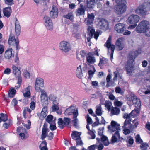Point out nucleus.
I'll return each instance as SVG.
<instances>
[{
  "label": "nucleus",
  "instance_id": "1",
  "mask_svg": "<svg viewBox=\"0 0 150 150\" xmlns=\"http://www.w3.org/2000/svg\"><path fill=\"white\" fill-rule=\"evenodd\" d=\"M141 52V49H138L135 51H131L129 53L128 60L125 65L127 74L129 75H131L133 69V62L136 57Z\"/></svg>",
  "mask_w": 150,
  "mask_h": 150
},
{
  "label": "nucleus",
  "instance_id": "2",
  "mask_svg": "<svg viewBox=\"0 0 150 150\" xmlns=\"http://www.w3.org/2000/svg\"><path fill=\"white\" fill-rule=\"evenodd\" d=\"M8 43L10 46H12L13 48H15L16 50V54L14 62L18 64L19 62V59L18 53L19 50L20 49L21 47L19 45V40L17 38L15 39V36H10L9 37Z\"/></svg>",
  "mask_w": 150,
  "mask_h": 150
},
{
  "label": "nucleus",
  "instance_id": "3",
  "mask_svg": "<svg viewBox=\"0 0 150 150\" xmlns=\"http://www.w3.org/2000/svg\"><path fill=\"white\" fill-rule=\"evenodd\" d=\"M117 4L114 6L115 13L118 15H121L126 11L127 2L126 0H112Z\"/></svg>",
  "mask_w": 150,
  "mask_h": 150
},
{
  "label": "nucleus",
  "instance_id": "4",
  "mask_svg": "<svg viewBox=\"0 0 150 150\" xmlns=\"http://www.w3.org/2000/svg\"><path fill=\"white\" fill-rule=\"evenodd\" d=\"M148 11H150V0H148L146 8L144 5H140L136 9L135 12L137 14L144 16L148 13Z\"/></svg>",
  "mask_w": 150,
  "mask_h": 150
},
{
  "label": "nucleus",
  "instance_id": "5",
  "mask_svg": "<svg viewBox=\"0 0 150 150\" xmlns=\"http://www.w3.org/2000/svg\"><path fill=\"white\" fill-rule=\"evenodd\" d=\"M149 23L146 20L141 21L136 28V31L137 33L146 32L149 28Z\"/></svg>",
  "mask_w": 150,
  "mask_h": 150
},
{
  "label": "nucleus",
  "instance_id": "6",
  "mask_svg": "<svg viewBox=\"0 0 150 150\" xmlns=\"http://www.w3.org/2000/svg\"><path fill=\"white\" fill-rule=\"evenodd\" d=\"M111 37L110 36L104 45V46L106 47L108 49L110 48L111 50L110 59L112 60L113 58L114 52L115 48V45L111 44Z\"/></svg>",
  "mask_w": 150,
  "mask_h": 150
},
{
  "label": "nucleus",
  "instance_id": "7",
  "mask_svg": "<svg viewBox=\"0 0 150 150\" xmlns=\"http://www.w3.org/2000/svg\"><path fill=\"white\" fill-rule=\"evenodd\" d=\"M108 128L110 131L111 133L115 131L119 132L120 130V124H117L115 121H112L111 122V125L108 126Z\"/></svg>",
  "mask_w": 150,
  "mask_h": 150
},
{
  "label": "nucleus",
  "instance_id": "8",
  "mask_svg": "<svg viewBox=\"0 0 150 150\" xmlns=\"http://www.w3.org/2000/svg\"><path fill=\"white\" fill-rule=\"evenodd\" d=\"M59 48L62 52H67L71 50V46L69 42L62 41L60 43Z\"/></svg>",
  "mask_w": 150,
  "mask_h": 150
},
{
  "label": "nucleus",
  "instance_id": "9",
  "mask_svg": "<svg viewBox=\"0 0 150 150\" xmlns=\"http://www.w3.org/2000/svg\"><path fill=\"white\" fill-rule=\"evenodd\" d=\"M87 30L88 35L91 38H92L94 35V38L97 40L99 36V34L98 32L97 31L95 32V30L94 28L91 26H89L87 28Z\"/></svg>",
  "mask_w": 150,
  "mask_h": 150
},
{
  "label": "nucleus",
  "instance_id": "10",
  "mask_svg": "<svg viewBox=\"0 0 150 150\" xmlns=\"http://www.w3.org/2000/svg\"><path fill=\"white\" fill-rule=\"evenodd\" d=\"M44 19L45 21V25L46 28L49 30H52L53 28V24L50 18L46 16L44 17Z\"/></svg>",
  "mask_w": 150,
  "mask_h": 150
},
{
  "label": "nucleus",
  "instance_id": "11",
  "mask_svg": "<svg viewBox=\"0 0 150 150\" xmlns=\"http://www.w3.org/2000/svg\"><path fill=\"white\" fill-rule=\"evenodd\" d=\"M139 20V16L136 15H132L129 16L127 20L128 23L132 24L136 23L138 22Z\"/></svg>",
  "mask_w": 150,
  "mask_h": 150
},
{
  "label": "nucleus",
  "instance_id": "12",
  "mask_svg": "<svg viewBox=\"0 0 150 150\" xmlns=\"http://www.w3.org/2000/svg\"><path fill=\"white\" fill-rule=\"evenodd\" d=\"M114 29L117 33H122L126 29L125 25L123 23H119L117 24L114 27Z\"/></svg>",
  "mask_w": 150,
  "mask_h": 150
},
{
  "label": "nucleus",
  "instance_id": "13",
  "mask_svg": "<svg viewBox=\"0 0 150 150\" xmlns=\"http://www.w3.org/2000/svg\"><path fill=\"white\" fill-rule=\"evenodd\" d=\"M43 79L41 78H38L36 79L35 88L37 91H39L41 88L44 87Z\"/></svg>",
  "mask_w": 150,
  "mask_h": 150
},
{
  "label": "nucleus",
  "instance_id": "14",
  "mask_svg": "<svg viewBox=\"0 0 150 150\" xmlns=\"http://www.w3.org/2000/svg\"><path fill=\"white\" fill-rule=\"evenodd\" d=\"M123 138L120 136L119 133L118 131L115 132L113 134L111 138V142L112 143H115L120 141H122Z\"/></svg>",
  "mask_w": 150,
  "mask_h": 150
},
{
  "label": "nucleus",
  "instance_id": "15",
  "mask_svg": "<svg viewBox=\"0 0 150 150\" xmlns=\"http://www.w3.org/2000/svg\"><path fill=\"white\" fill-rule=\"evenodd\" d=\"M98 25L101 29L103 30H107L108 28V22L104 19H100L98 23Z\"/></svg>",
  "mask_w": 150,
  "mask_h": 150
},
{
  "label": "nucleus",
  "instance_id": "16",
  "mask_svg": "<svg viewBox=\"0 0 150 150\" xmlns=\"http://www.w3.org/2000/svg\"><path fill=\"white\" fill-rule=\"evenodd\" d=\"M100 0H87V7L89 9H93L95 4H98Z\"/></svg>",
  "mask_w": 150,
  "mask_h": 150
},
{
  "label": "nucleus",
  "instance_id": "17",
  "mask_svg": "<svg viewBox=\"0 0 150 150\" xmlns=\"http://www.w3.org/2000/svg\"><path fill=\"white\" fill-rule=\"evenodd\" d=\"M133 104L134 106L137 109V111H139L141 108V103L140 100L138 98L137 96H135L134 99L132 101Z\"/></svg>",
  "mask_w": 150,
  "mask_h": 150
},
{
  "label": "nucleus",
  "instance_id": "18",
  "mask_svg": "<svg viewBox=\"0 0 150 150\" xmlns=\"http://www.w3.org/2000/svg\"><path fill=\"white\" fill-rule=\"evenodd\" d=\"M13 50L12 48H9L5 52L4 58L5 59L8 60L11 59L12 57H13L14 54H12Z\"/></svg>",
  "mask_w": 150,
  "mask_h": 150
},
{
  "label": "nucleus",
  "instance_id": "19",
  "mask_svg": "<svg viewBox=\"0 0 150 150\" xmlns=\"http://www.w3.org/2000/svg\"><path fill=\"white\" fill-rule=\"evenodd\" d=\"M115 45L118 48L119 50H122L124 47V44L123 41V38H120L118 39L116 42Z\"/></svg>",
  "mask_w": 150,
  "mask_h": 150
},
{
  "label": "nucleus",
  "instance_id": "20",
  "mask_svg": "<svg viewBox=\"0 0 150 150\" xmlns=\"http://www.w3.org/2000/svg\"><path fill=\"white\" fill-rule=\"evenodd\" d=\"M58 14L57 8L54 6H53L52 10L50 12V16L52 18H54L57 17Z\"/></svg>",
  "mask_w": 150,
  "mask_h": 150
},
{
  "label": "nucleus",
  "instance_id": "21",
  "mask_svg": "<svg viewBox=\"0 0 150 150\" xmlns=\"http://www.w3.org/2000/svg\"><path fill=\"white\" fill-rule=\"evenodd\" d=\"M86 8V7L82 4H81L80 5L79 8L76 10L77 13L79 15H84Z\"/></svg>",
  "mask_w": 150,
  "mask_h": 150
},
{
  "label": "nucleus",
  "instance_id": "22",
  "mask_svg": "<svg viewBox=\"0 0 150 150\" xmlns=\"http://www.w3.org/2000/svg\"><path fill=\"white\" fill-rule=\"evenodd\" d=\"M3 13L5 16L8 18L11 15L12 10L10 7L4 8L3 9Z\"/></svg>",
  "mask_w": 150,
  "mask_h": 150
},
{
  "label": "nucleus",
  "instance_id": "23",
  "mask_svg": "<svg viewBox=\"0 0 150 150\" xmlns=\"http://www.w3.org/2000/svg\"><path fill=\"white\" fill-rule=\"evenodd\" d=\"M81 134V132H78L77 131H73L71 134L72 138L74 140L77 138H80Z\"/></svg>",
  "mask_w": 150,
  "mask_h": 150
},
{
  "label": "nucleus",
  "instance_id": "24",
  "mask_svg": "<svg viewBox=\"0 0 150 150\" xmlns=\"http://www.w3.org/2000/svg\"><path fill=\"white\" fill-rule=\"evenodd\" d=\"M101 142H103L104 145L105 146H108L109 144V143L108 137L104 135L101 136Z\"/></svg>",
  "mask_w": 150,
  "mask_h": 150
},
{
  "label": "nucleus",
  "instance_id": "25",
  "mask_svg": "<svg viewBox=\"0 0 150 150\" xmlns=\"http://www.w3.org/2000/svg\"><path fill=\"white\" fill-rule=\"evenodd\" d=\"M76 73L77 77L79 79L81 78L83 76L81 65H79V67H77L76 71Z\"/></svg>",
  "mask_w": 150,
  "mask_h": 150
},
{
  "label": "nucleus",
  "instance_id": "26",
  "mask_svg": "<svg viewBox=\"0 0 150 150\" xmlns=\"http://www.w3.org/2000/svg\"><path fill=\"white\" fill-rule=\"evenodd\" d=\"M132 123L133 125L131 124V126L130 127L131 129H133L136 128L137 126L139 125V122L137 118L135 119L132 121Z\"/></svg>",
  "mask_w": 150,
  "mask_h": 150
},
{
  "label": "nucleus",
  "instance_id": "27",
  "mask_svg": "<svg viewBox=\"0 0 150 150\" xmlns=\"http://www.w3.org/2000/svg\"><path fill=\"white\" fill-rule=\"evenodd\" d=\"M13 73L15 76L19 75V74H21V71L18 68L14 65H13L12 67Z\"/></svg>",
  "mask_w": 150,
  "mask_h": 150
},
{
  "label": "nucleus",
  "instance_id": "28",
  "mask_svg": "<svg viewBox=\"0 0 150 150\" xmlns=\"http://www.w3.org/2000/svg\"><path fill=\"white\" fill-rule=\"evenodd\" d=\"M87 17L88 18V19L87 20V23L90 24L94 19V15L93 13H91L90 14L88 13Z\"/></svg>",
  "mask_w": 150,
  "mask_h": 150
},
{
  "label": "nucleus",
  "instance_id": "29",
  "mask_svg": "<svg viewBox=\"0 0 150 150\" xmlns=\"http://www.w3.org/2000/svg\"><path fill=\"white\" fill-rule=\"evenodd\" d=\"M120 112V110L118 108L115 107H112V108L111 110V113L113 115H117Z\"/></svg>",
  "mask_w": 150,
  "mask_h": 150
},
{
  "label": "nucleus",
  "instance_id": "30",
  "mask_svg": "<svg viewBox=\"0 0 150 150\" xmlns=\"http://www.w3.org/2000/svg\"><path fill=\"white\" fill-rule=\"evenodd\" d=\"M87 61L90 63H93L96 62L95 58L93 56H87L86 57Z\"/></svg>",
  "mask_w": 150,
  "mask_h": 150
},
{
  "label": "nucleus",
  "instance_id": "31",
  "mask_svg": "<svg viewBox=\"0 0 150 150\" xmlns=\"http://www.w3.org/2000/svg\"><path fill=\"white\" fill-rule=\"evenodd\" d=\"M17 22L15 24V30L16 35L17 36H19L20 33L21 28L20 25L18 24H17Z\"/></svg>",
  "mask_w": 150,
  "mask_h": 150
},
{
  "label": "nucleus",
  "instance_id": "32",
  "mask_svg": "<svg viewBox=\"0 0 150 150\" xmlns=\"http://www.w3.org/2000/svg\"><path fill=\"white\" fill-rule=\"evenodd\" d=\"M52 110L54 111L58 110L59 109V104L58 101H54L52 102Z\"/></svg>",
  "mask_w": 150,
  "mask_h": 150
},
{
  "label": "nucleus",
  "instance_id": "33",
  "mask_svg": "<svg viewBox=\"0 0 150 150\" xmlns=\"http://www.w3.org/2000/svg\"><path fill=\"white\" fill-rule=\"evenodd\" d=\"M96 113L98 116H101L102 115V108L101 105L96 106Z\"/></svg>",
  "mask_w": 150,
  "mask_h": 150
},
{
  "label": "nucleus",
  "instance_id": "34",
  "mask_svg": "<svg viewBox=\"0 0 150 150\" xmlns=\"http://www.w3.org/2000/svg\"><path fill=\"white\" fill-rule=\"evenodd\" d=\"M63 17L67 19H69L70 21H72L74 19V17L72 13L70 12L67 14L64 15Z\"/></svg>",
  "mask_w": 150,
  "mask_h": 150
},
{
  "label": "nucleus",
  "instance_id": "35",
  "mask_svg": "<svg viewBox=\"0 0 150 150\" xmlns=\"http://www.w3.org/2000/svg\"><path fill=\"white\" fill-rule=\"evenodd\" d=\"M47 130H48V129L42 128V135H41V139L42 140H43L47 136Z\"/></svg>",
  "mask_w": 150,
  "mask_h": 150
},
{
  "label": "nucleus",
  "instance_id": "36",
  "mask_svg": "<svg viewBox=\"0 0 150 150\" xmlns=\"http://www.w3.org/2000/svg\"><path fill=\"white\" fill-rule=\"evenodd\" d=\"M48 98L50 100L52 101V102L54 101H57V97L55 95L53 94H51L49 95Z\"/></svg>",
  "mask_w": 150,
  "mask_h": 150
},
{
  "label": "nucleus",
  "instance_id": "37",
  "mask_svg": "<svg viewBox=\"0 0 150 150\" xmlns=\"http://www.w3.org/2000/svg\"><path fill=\"white\" fill-rule=\"evenodd\" d=\"M41 100L42 106H48L49 103L48 97L41 99Z\"/></svg>",
  "mask_w": 150,
  "mask_h": 150
},
{
  "label": "nucleus",
  "instance_id": "38",
  "mask_svg": "<svg viewBox=\"0 0 150 150\" xmlns=\"http://www.w3.org/2000/svg\"><path fill=\"white\" fill-rule=\"evenodd\" d=\"M136 111V110L134 109V110H133L132 111L131 113H130L129 114L125 113L124 114L123 116V118L124 119H129L131 118V116L134 115H132V113L133 112Z\"/></svg>",
  "mask_w": 150,
  "mask_h": 150
},
{
  "label": "nucleus",
  "instance_id": "39",
  "mask_svg": "<svg viewBox=\"0 0 150 150\" xmlns=\"http://www.w3.org/2000/svg\"><path fill=\"white\" fill-rule=\"evenodd\" d=\"M58 124L59 125V128L62 129L64 128L63 120L62 118H59L58 119Z\"/></svg>",
  "mask_w": 150,
  "mask_h": 150
},
{
  "label": "nucleus",
  "instance_id": "40",
  "mask_svg": "<svg viewBox=\"0 0 150 150\" xmlns=\"http://www.w3.org/2000/svg\"><path fill=\"white\" fill-rule=\"evenodd\" d=\"M42 88H41L39 90L41 92V99H43V98L48 97L44 89H42Z\"/></svg>",
  "mask_w": 150,
  "mask_h": 150
},
{
  "label": "nucleus",
  "instance_id": "41",
  "mask_svg": "<svg viewBox=\"0 0 150 150\" xmlns=\"http://www.w3.org/2000/svg\"><path fill=\"white\" fill-rule=\"evenodd\" d=\"M104 105L105 107L109 111H110L111 110L110 107L112 105V103L109 101H105Z\"/></svg>",
  "mask_w": 150,
  "mask_h": 150
},
{
  "label": "nucleus",
  "instance_id": "42",
  "mask_svg": "<svg viewBox=\"0 0 150 150\" xmlns=\"http://www.w3.org/2000/svg\"><path fill=\"white\" fill-rule=\"evenodd\" d=\"M64 125L66 126L69 125L71 122V119L69 118L64 117L63 119Z\"/></svg>",
  "mask_w": 150,
  "mask_h": 150
},
{
  "label": "nucleus",
  "instance_id": "43",
  "mask_svg": "<svg viewBox=\"0 0 150 150\" xmlns=\"http://www.w3.org/2000/svg\"><path fill=\"white\" fill-rule=\"evenodd\" d=\"M141 144L140 147L141 150H146L149 147V145L147 143H144L143 142Z\"/></svg>",
  "mask_w": 150,
  "mask_h": 150
},
{
  "label": "nucleus",
  "instance_id": "44",
  "mask_svg": "<svg viewBox=\"0 0 150 150\" xmlns=\"http://www.w3.org/2000/svg\"><path fill=\"white\" fill-rule=\"evenodd\" d=\"M21 74L16 76L15 77L17 78V84L18 85H21L22 81V77L21 76Z\"/></svg>",
  "mask_w": 150,
  "mask_h": 150
},
{
  "label": "nucleus",
  "instance_id": "45",
  "mask_svg": "<svg viewBox=\"0 0 150 150\" xmlns=\"http://www.w3.org/2000/svg\"><path fill=\"white\" fill-rule=\"evenodd\" d=\"M53 118V116L51 115H50L46 118V121L49 123H51Z\"/></svg>",
  "mask_w": 150,
  "mask_h": 150
},
{
  "label": "nucleus",
  "instance_id": "46",
  "mask_svg": "<svg viewBox=\"0 0 150 150\" xmlns=\"http://www.w3.org/2000/svg\"><path fill=\"white\" fill-rule=\"evenodd\" d=\"M0 116L1 117L2 121L5 122L8 120V116L6 114H4L3 113L0 114Z\"/></svg>",
  "mask_w": 150,
  "mask_h": 150
},
{
  "label": "nucleus",
  "instance_id": "47",
  "mask_svg": "<svg viewBox=\"0 0 150 150\" xmlns=\"http://www.w3.org/2000/svg\"><path fill=\"white\" fill-rule=\"evenodd\" d=\"M135 96L136 95H135L134 94H131L127 97L126 100L128 101H132V102L133 100V99H134Z\"/></svg>",
  "mask_w": 150,
  "mask_h": 150
},
{
  "label": "nucleus",
  "instance_id": "48",
  "mask_svg": "<svg viewBox=\"0 0 150 150\" xmlns=\"http://www.w3.org/2000/svg\"><path fill=\"white\" fill-rule=\"evenodd\" d=\"M73 111V110L71 109V107L66 109L65 111V113L67 115H70L72 114V112Z\"/></svg>",
  "mask_w": 150,
  "mask_h": 150
},
{
  "label": "nucleus",
  "instance_id": "49",
  "mask_svg": "<svg viewBox=\"0 0 150 150\" xmlns=\"http://www.w3.org/2000/svg\"><path fill=\"white\" fill-rule=\"evenodd\" d=\"M80 54L81 57L84 59L86 56H87V52L86 51L83 50L80 52Z\"/></svg>",
  "mask_w": 150,
  "mask_h": 150
},
{
  "label": "nucleus",
  "instance_id": "50",
  "mask_svg": "<svg viewBox=\"0 0 150 150\" xmlns=\"http://www.w3.org/2000/svg\"><path fill=\"white\" fill-rule=\"evenodd\" d=\"M131 119H126L124 123V126H123V127H124V126H125L127 125H129L130 127L131 124Z\"/></svg>",
  "mask_w": 150,
  "mask_h": 150
},
{
  "label": "nucleus",
  "instance_id": "51",
  "mask_svg": "<svg viewBox=\"0 0 150 150\" xmlns=\"http://www.w3.org/2000/svg\"><path fill=\"white\" fill-rule=\"evenodd\" d=\"M72 114L73 115V118H77V117L78 115V110L77 109L73 110L72 112Z\"/></svg>",
  "mask_w": 150,
  "mask_h": 150
},
{
  "label": "nucleus",
  "instance_id": "52",
  "mask_svg": "<svg viewBox=\"0 0 150 150\" xmlns=\"http://www.w3.org/2000/svg\"><path fill=\"white\" fill-rule=\"evenodd\" d=\"M26 112H29V113H30L31 112V110L28 107H27L24 110L23 112V115L25 117Z\"/></svg>",
  "mask_w": 150,
  "mask_h": 150
},
{
  "label": "nucleus",
  "instance_id": "53",
  "mask_svg": "<svg viewBox=\"0 0 150 150\" xmlns=\"http://www.w3.org/2000/svg\"><path fill=\"white\" fill-rule=\"evenodd\" d=\"M47 112L42 111L41 112L40 116V118L41 120H43L46 117L47 115Z\"/></svg>",
  "mask_w": 150,
  "mask_h": 150
},
{
  "label": "nucleus",
  "instance_id": "54",
  "mask_svg": "<svg viewBox=\"0 0 150 150\" xmlns=\"http://www.w3.org/2000/svg\"><path fill=\"white\" fill-rule=\"evenodd\" d=\"M136 142L137 143L139 142V143H141L143 142V140L141 139L140 135L137 134L135 137Z\"/></svg>",
  "mask_w": 150,
  "mask_h": 150
},
{
  "label": "nucleus",
  "instance_id": "55",
  "mask_svg": "<svg viewBox=\"0 0 150 150\" xmlns=\"http://www.w3.org/2000/svg\"><path fill=\"white\" fill-rule=\"evenodd\" d=\"M16 92V90L14 88H12L10 90V94L8 93L9 96L13 97L15 95Z\"/></svg>",
  "mask_w": 150,
  "mask_h": 150
},
{
  "label": "nucleus",
  "instance_id": "56",
  "mask_svg": "<svg viewBox=\"0 0 150 150\" xmlns=\"http://www.w3.org/2000/svg\"><path fill=\"white\" fill-rule=\"evenodd\" d=\"M78 119L77 118H74L72 120V124L75 127H78Z\"/></svg>",
  "mask_w": 150,
  "mask_h": 150
},
{
  "label": "nucleus",
  "instance_id": "57",
  "mask_svg": "<svg viewBox=\"0 0 150 150\" xmlns=\"http://www.w3.org/2000/svg\"><path fill=\"white\" fill-rule=\"evenodd\" d=\"M75 140L76 141V145H82L83 144L82 141L81 139V137H80V138H77Z\"/></svg>",
  "mask_w": 150,
  "mask_h": 150
},
{
  "label": "nucleus",
  "instance_id": "58",
  "mask_svg": "<svg viewBox=\"0 0 150 150\" xmlns=\"http://www.w3.org/2000/svg\"><path fill=\"white\" fill-rule=\"evenodd\" d=\"M95 132V131L94 130H93V131H91L90 132H88V133L91 136V139H93L95 138V135L94 133V132Z\"/></svg>",
  "mask_w": 150,
  "mask_h": 150
},
{
  "label": "nucleus",
  "instance_id": "59",
  "mask_svg": "<svg viewBox=\"0 0 150 150\" xmlns=\"http://www.w3.org/2000/svg\"><path fill=\"white\" fill-rule=\"evenodd\" d=\"M104 129V127H102L101 128H100L98 129V135L100 136L103 135V131Z\"/></svg>",
  "mask_w": 150,
  "mask_h": 150
},
{
  "label": "nucleus",
  "instance_id": "60",
  "mask_svg": "<svg viewBox=\"0 0 150 150\" xmlns=\"http://www.w3.org/2000/svg\"><path fill=\"white\" fill-rule=\"evenodd\" d=\"M5 3L8 5L11 6L14 4L13 0H4Z\"/></svg>",
  "mask_w": 150,
  "mask_h": 150
},
{
  "label": "nucleus",
  "instance_id": "61",
  "mask_svg": "<svg viewBox=\"0 0 150 150\" xmlns=\"http://www.w3.org/2000/svg\"><path fill=\"white\" fill-rule=\"evenodd\" d=\"M93 69V70L94 71H93L91 70H89L88 71L89 77V78H91L93 76L94 73V72L96 71L95 68H94Z\"/></svg>",
  "mask_w": 150,
  "mask_h": 150
},
{
  "label": "nucleus",
  "instance_id": "62",
  "mask_svg": "<svg viewBox=\"0 0 150 150\" xmlns=\"http://www.w3.org/2000/svg\"><path fill=\"white\" fill-rule=\"evenodd\" d=\"M11 73V70L10 68H7L4 70V74L7 75Z\"/></svg>",
  "mask_w": 150,
  "mask_h": 150
},
{
  "label": "nucleus",
  "instance_id": "63",
  "mask_svg": "<svg viewBox=\"0 0 150 150\" xmlns=\"http://www.w3.org/2000/svg\"><path fill=\"white\" fill-rule=\"evenodd\" d=\"M50 129L52 131L56 130L57 129V127L55 125V124H52L51 123H50Z\"/></svg>",
  "mask_w": 150,
  "mask_h": 150
},
{
  "label": "nucleus",
  "instance_id": "64",
  "mask_svg": "<svg viewBox=\"0 0 150 150\" xmlns=\"http://www.w3.org/2000/svg\"><path fill=\"white\" fill-rule=\"evenodd\" d=\"M96 147V144H93L88 146V150H95Z\"/></svg>",
  "mask_w": 150,
  "mask_h": 150
}]
</instances>
